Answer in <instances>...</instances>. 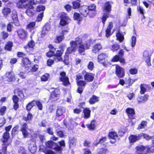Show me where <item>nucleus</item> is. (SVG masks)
I'll return each instance as SVG.
<instances>
[{"mask_svg": "<svg viewBox=\"0 0 154 154\" xmlns=\"http://www.w3.org/2000/svg\"><path fill=\"white\" fill-rule=\"evenodd\" d=\"M140 140V134L137 135L131 134L128 137L129 142L131 144H133Z\"/></svg>", "mask_w": 154, "mask_h": 154, "instance_id": "b1692460", "label": "nucleus"}, {"mask_svg": "<svg viewBox=\"0 0 154 154\" xmlns=\"http://www.w3.org/2000/svg\"><path fill=\"white\" fill-rule=\"evenodd\" d=\"M65 112V109L63 107L58 106L56 111L55 119L63 116Z\"/></svg>", "mask_w": 154, "mask_h": 154, "instance_id": "6ab92c4d", "label": "nucleus"}, {"mask_svg": "<svg viewBox=\"0 0 154 154\" xmlns=\"http://www.w3.org/2000/svg\"><path fill=\"white\" fill-rule=\"evenodd\" d=\"M108 137L109 139L114 140V141L110 140L109 142L111 144H114L116 142V139L118 137V136L116 132L111 131H109L108 134Z\"/></svg>", "mask_w": 154, "mask_h": 154, "instance_id": "a211bd4d", "label": "nucleus"}, {"mask_svg": "<svg viewBox=\"0 0 154 154\" xmlns=\"http://www.w3.org/2000/svg\"><path fill=\"white\" fill-rule=\"evenodd\" d=\"M77 44L76 42L74 41H71L70 42V46L67 48L65 54L69 55L72 52H75L76 50Z\"/></svg>", "mask_w": 154, "mask_h": 154, "instance_id": "f8f14e48", "label": "nucleus"}, {"mask_svg": "<svg viewBox=\"0 0 154 154\" xmlns=\"http://www.w3.org/2000/svg\"><path fill=\"white\" fill-rule=\"evenodd\" d=\"M149 97V95L146 94H144L143 96H138L137 98L138 103L145 102L148 100Z\"/></svg>", "mask_w": 154, "mask_h": 154, "instance_id": "c85d7f7f", "label": "nucleus"}, {"mask_svg": "<svg viewBox=\"0 0 154 154\" xmlns=\"http://www.w3.org/2000/svg\"><path fill=\"white\" fill-rule=\"evenodd\" d=\"M108 54L106 53H102L99 54L98 56V61L100 63H102L103 61H106L108 57Z\"/></svg>", "mask_w": 154, "mask_h": 154, "instance_id": "7c9ffc66", "label": "nucleus"}, {"mask_svg": "<svg viewBox=\"0 0 154 154\" xmlns=\"http://www.w3.org/2000/svg\"><path fill=\"white\" fill-rule=\"evenodd\" d=\"M28 149L31 153L33 154L36 151L37 147L35 141L30 139L28 144Z\"/></svg>", "mask_w": 154, "mask_h": 154, "instance_id": "dca6fc26", "label": "nucleus"}, {"mask_svg": "<svg viewBox=\"0 0 154 154\" xmlns=\"http://www.w3.org/2000/svg\"><path fill=\"white\" fill-rule=\"evenodd\" d=\"M143 57L145 59V62L148 66H151V56L149 54V52L147 50L145 51L143 54Z\"/></svg>", "mask_w": 154, "mask_h": 154, "instance_id": "aec40b11", "label": "nucleus"}, {"mask_svg": "<svg viewBox=\"0 0 154 154\" xmlns=\"http://www.w3.org/2000/svg\"><path fill=\"white\" fill-rule=\"evenodd\" d=\"M108 152L109 151L107 149L101 148L99 149L97 154H107Z\"/></svg>", "mask_w": 154, "mask_h": 154, "instance_id": "13d9d810", "label": "nucleus"}, {"mask_svg": "<svg viewBox=\"0 0 154 154\" xmlns=\"http://www.w3.org/2000/svg\"><path fill=\"white\" fill-rule=\"evenodd\" d=\"M91 39H87L83 45H84V46L86 49H88L89 48L91 45Z\"/></svg>", "mask_w": 154, "mask_h": 154, "instance_id": "603ef678", "label": "nucleus"}, {"mask_svg": "<svg viewBox=\"0 0 154 154\" xmlns=\"http://www.w3.org/2000/svg\"><path fill=\"white\" fill-rule=\"evenodd\" d=\"M125 112L129 119L132 120L135 119L136 114L133 108L130 107L127 108L126 109Z\"/></svg>", "mask_w": 154, "mask_h": 154, "instance_id": "4468645a", "label": "nucleus"}, {"mask_svg": "<svg viewBox=\"0 0 154 154\" xmlns=\"http://www.w3.org/2000/svg\"><path fill=\"white\" fill-rule=\"evenodd\" d=\"M33 117V116L32 114L29 112L28 113L26 117L23 116V119L26 122L30 121L32 120Z\"/></svg>", "mask_w": 154, "mask_h": 154, "instance_id": "a18cd8bd", "label": "nucleus"}, {"mask_svg": "<svg viewBox=\"0 0 154 154\" xmlns=\"http://www.w3.org/2000/svg\"><path fill=\"white\" fill-rule=\"evenodd\" d=\"M134 82V80H132L131 78H129L126 81V84L128 85V86H126V88H128L129 86L132 85Z\"/></svg>", "mask_w": 154, "mask_h": 154, "instance_id": "338daca9", "label": "nucleus"}, {"mask_svg": "<svg viewBox=\"0 0 154 154\" xmlns=\"http://www.w3.org/2000/svg\"><path fill=\"white\" fill-rule=\"evenodd\" d=\"M14 93L17 94V96L21 98H23L24 97L23 91L19 88L15 89L14 91Z\"/></svg>", "mask_w": 154, "mask_h": 154, "instance_id": "a19ab883", "label": "nucleus"}, {"mask_svg": "<svg viewBox=\"0 0 154 154\" xmlns=\"http://www.w3.org/2000/svg\"><path fill=\"white\" fill-rule=\"evenodd\" d=\"M7 148L6 147L2 146L0 150V154H7Z\"/></svg>", "mask_w": 154, "mask_h": 154, "instance_id": "774afa93", "label": "nucleus"}, {"mask_svg": "<svg viewBox=\"0 0 154 154\" xmlns=\"http://www.w3.org/2000/svg\"><path fill=\"white\" fill-rule=\"evenodd\" d=\"M83 78V76L80 73H79L76 75L75 80L78 87L76 90V92L80 94L82 93L87 84V82L85 80H81Z\"/></svg>", "mask_w": 154, "mask_h": 154, "instance_id": "20e7f679", "label": "nucleus"}, {"mask_svg": "<svg viewBox=\"0 0 154 154\" xmlns=\"http://www.w3.org/2000/svg\"><path fill=\"white\" fill-rule=\"evenodd\" d=\"M57 135L60 138H63L65 136L63 131L61 130H56Z\"/></svg>", "mask_w": 154, "mask_h": 154, "instance_id": "0e129e2a", "label": "nucleus"}, {"mask_svg": "<svg viewBox=\"0 0 154 154\" xmlns=\"http://www.w3.org/2000/svg\"><path fill=\"white\" fill-rule=\"evenodd\" d=\"M45 9V6L39 5L37 6L36 8V11L37 12H43Z\"/></svg>", "mask_w": 154, "mask_h": 154, "instance_id": "3c124183", "label": "nucleus"}, {"mask_svg": "<svg viewBox=\"0 0 154 154\" xmlns=\"http://www.w3.org/2000/svg\"><path fill=\"white\" fill-rule=\"evenodd\" d=\"M60 59H56L55 60L54 58L53 57V59H49L47 61V64L48 66H51L53 64L54 61H56L57 62L61 61L62 60V58H60Z\"/></svg>", "mask_w": 154, "mask_h": 154, "instance_id": "37998d69", "label": "nucleus"}, {"mask_svg": "<svg viewBox=\"0 0 154 154\" xmlns=\"http://www.w3.org/2000/svg\"><path fill=\"white\" fill-rule=\"evenodd\" d=\"M14 23L13 22H9L7 25V31L10 32L12 30V28H13V24Z\"/></svg>", "mask_w": 154, "mask_h": 154, "instance_id": "680f3d73", "label": "nucleus"}, {"mask_svg": "<svg viewBox=\"0 0 154 154\" xmlns=\"http://www.w3.org/2000/svg\"><path fill=\"white\" fill-rule=\"evenodd\" d=\"M74 42H76L77 44V46L78 45H79L78 49L79 53L81 54L84 52L85 51V48L84 46V45L82 44V42H79L78 40H75Z\"/></svg>", "mask_w": 154, "mask_h": 154, "instance_id": "c756f323", "label": "nucleus"}, {"mask_svg": "<svg viewBox=\"0 0 154 154\" xmlns=\"http://www.w3.org/2000/svg\"><path fill=\"white\" fill-rule=\"evenodd\" d=\"M17 32L20 38H26L27 37L28 33L24 29H18Z\"/></svg>", "mask_w": 154, "mask_h": 154, "instance_id": "4be33fe9", "label": "nucleus"}, {"mask_svg": "<svg viewBox=\"0 0 154 154\" xmlns=\"http://www.w3.org/2000/svg\"><path fill=\"white\" fill-rule=\"evenodd\" d=\"M38 66L37 64H35L32 67L31 69V68H30V69L29 70V72H35L38 70Z\"/></svg>", "mask_w": 154, "mask_h": 154, "instance_id": "69168bd1", "label": "nucleus"}, {"mask_svg": "<svg viewBox=\"0 0 154 154\" xmlns=\"http://www.w3.org/2000/svg\"><path fill=\"white\" fill-rule=\"evenodd\" d=\"M60 91L59 89L55 88L50 93L48 101L51 103L55 102L60 98Z\"/></svg>", "mask_w": 154, "mask_h": 154, "instance_id": "423d86ee", "label": "nucleus"}, {"mask_svg": "<svg viewBox=\"0 0 154 154\" xmlns=\"http://www.w3.org/2000/svg\"><path fill=\"white\" fill-rule=\"evenodd\" d=\"M116 36L117 38H124L123 33L121 32L119 29L117 31L116 33Z\"/></svg>", "mask_w": 154, "mask_h": 154, "instance_id": "4d7b16f0", "label": "nucleus"}, {"mask_svg": "<svg viewBox=\"0 0 154 154\" xmlns=\"http://www.w3.org/2000/svg\"><path fill=\"white\" fill-rule=\"evenodd\" d=\"M102 49V46L99 43L97 44L93 47L92 51L93 53H97Z\"/></svg>", "mask_w": 154, "mask_h": 154, "instance_id": "58836bf2", "label": "nucleus"}, {"mask_svg": "<svg viewBox=\"0 0 154 154\" xmlns=\"http://www.w3.org/2000/svg\"><path fill=\"white\" fill-rule=\"evenodd\" d=\"M146 151L144 154H147L148 153H153L154 152V146H146Z\"/></svg>", "mask_w": 154, "mask_h": 154, "instance_id": "c03bdc74", "label": "nucleus"}, {"mask_svg": "<svg viewBox=\"0 0 154 154\" xmlns=\"http://www.w3.org/2000/svg\"><path fill=\"white\" fill-rule=\"evenodd\" d=\"M81 0H75L72 2V7L73 9H78L81 7Z\"/></svg>", "mask_w": 154, "mask_h": 154, "instance_id": "473e14b6", "label": "nucleus"}, {"mask_svg": "<svg viewBox=\"0 0 154 154\" xmlns=\"http://www.w3.org/2000/svg\"><path fill=\"white\" fill-rule=\"evenodd\" d=\"M2 12L4 17H7L11 13V10L9 8L4 7L2 9Z\"/></svg>", "mask_w": 154, "mask_h": 154, "instance_id": "f704fd0d", "label": "nucleus"}, {"mask_svg": "<svg viewBox=\"0 0 154 154\" xmlns=\"http://www.w3.org/2000/svg\"><path fill=\"white\" fill-rule=\"evenodd\" d=\"M19 127V126L18 125H16L12 128L11 133V135L12 136L15 135L16 134L18 133L19 131L18 129Z\"/></svg>", "mask_w": 154, "mask_h": 154, "instance_id": "864d4df0", "label": "nucleus"}, {"mask_svg": "<svg viewBox=\"0 0 154 154\" xmlns=\"http://www.w3.org/2000/svg\"><path fill=\"white\" fill-rule=\"evenodd\" d=\"M96 121L95 119L91 120L90 123L86 125L88 130L90 131H94L96 127Z\"/></svg>", "mask_w": 154, "mask_h": 154, "instance_id": "393cba45", "label": "nucleus"}, {"mask_svg": "<svg viewBox=\"0 0 154 154\" xmlns=\"http://www.w3.org/2000/svg\"><path fill=\"white\" fill-rule=\"evenodd\" d=\"M115 65V73L116 76L119 79L124 78L125 75V69L117 64H116Z\"/></svg>", "mask_w": 154, "mask_h": 154, "instance_id": "9d476101", "label": "nucleus"}, {"mask_svg": "<svg viewBox=\"0 0 154 154\" xmlns=\"http://www.w3.org/2000/svg\"><path fill=\"white\" fill-rule=\"evenodd\" d=\"M10 138L9 133L5 132L3 133L2 138L1 139V140L2 143V146L6 147L7 148L8 146L10 145V143L8 142Z\"/></svg>", "mask_w": 154, "mask_h": 154, "instance_id": "9b49d317", "label": "nucleus"}, {"mask_svg": "<svg viewBox=\"0 0 154 154\" xmlns=\"http://www.w3.org/2000/svg\"><path fill=\"white\" fill-rule=\"evenodd\" d=\"M22 66L25 69V72H29V70L31 67L32 62L27 57L23 58L21 61Z\"/></svg>", "mask_w": 154, "mask_h": 154, "instance_id": "6e6552de", "label": "nucleus"}, {"mask_svg": "<svg viewBox=\"0 0 154 154\" xmlns=\"http://www.w3.org/2000/svg\"><path fill=\"white\" fill-rule=\"evenodd\" d=\"M44 13L43 12H42L39 14L36 17V21L37 22L41 21L44 17Z\"/></svg>", "mask_w": 154, "mask_h": 154, "instance_id": "052dcab7", "label": "nucleus"}, {"mask_svg": "<svg viewBox=\"0 0 154 154\" xmlns=\"http://www.w3.org/2000/svg\"><path fill=\"white\" fill-rule=\"evenodd\" d=\"M48 48L49 50L46 53V56L49 58L54 57L55 60L59 59L60 58H62V56L63 53V50H57L56 51V48H55L52 44L48 45Z\"/></svg>", "mask_w": 154, "mask_h": 154, "instance_id": "7ed1b4c3", "label": "nucleus"}, {"mask_svg": "<svg viewBox=\"0 0 154 154\" xmlns=\"http://www.w3.org/2000/svg\"><path fill=\"white\" fill-rule=\"evenodd\" d=\"M79 11L80 14L84 17H86L88 15L90 18H92L95 16V14L94 13L88 12L87 6H81L79 9Z\"/></svg>", "mask_w": 154, "mask_h": 154, "instance_id": "0eeeda50", "label": "nucleus"}, {"mask_svg": "<svg viewBox=\"0 0 154 154\" xmlns=\"http://www.w3.org/2000/svg\"><path fill=\"white\" fill-rule=\"evenodd\" d=\"M82 113H83V118L84 119H88L90 118L91 116V111L89 108L85 107L83 109Z\"/></svg>", "mask_w": 154, "mask_h": 154, "instance_id": "5701e85b", "label": "nucleus"}, {"mask_svg": "<svg viewBox=\"0 0 154 154\" xmlns=\"http://www.w3.org/2000/svg\"><path fill=\"white\" fill-rule=\"evenodd\" d=\"M99 101V97L94 95H93L90 98L88 102L90 104H94L98 102Z\"/></svg>", "mask_w": 154, "mask_h": 154, "instance_id": "2f4dec72", "label": "nucleus"}, {"mask_svg": "<svg viewBox=\"0 0 154 154\" xmlns=\"http://www.w3.org/2000/svg\"><path fill=\"white\" fill-rule=\"evenodd\" d=\"M35 22H32L27 24L26 26V28L27 29L32 30L34 29L35 25Z\"/></svg>", "mask_w": 154, "mask_h": 154, "instance_id": "8fccbe9b", "label": "nucleus"}, {"mask_svg": "<svg viewBox=\"0 0 154 154\" xmlns=\"http://www.w3.org/2000/svg\"><path fill=\"white\" fill-rule=\"evenodd\" d=\"M109 16V13H104L103 14V16L101 18L103 26L105 25L106 21Z\"/></svg>", "mask_w": 154, "mask_h": 154, "instance_id": "de8ad7c7", "label": "nucleus"}, {"mask_svg": "<svg viewBox=\"0 0 154 154\" xmlns=\"http://www.w3.org/2000/svg\"><path fill=\"white\" fill-rule=\"evenodd\" d=\"M80 14L77 12H75L73 15V18L74 20H77L78 23L82 20L83 18L81 17Z\"/></svg>", "mask_w": 154, "mask_h": 154, "instance_id": "ea45409f", "label": "nucleus"}, {"mask_svg": "<svg viewBox=\"0 0 154 154\" xmlns=\"http://www.w3.org/2000/svg\"><path fill=\"white\" fill-rule=\"evenodd\" d=\"M63 61L65 64L66 65H68L69 64V55L66 54L64 56L63 60L61 61Z\"/></svg>", "mask_w": 154, "mask_h": 154, "instance_id": "6e6d98bb", "label": "nucleus"}, {"mask_svg": "<svg viewBox=\"0 0 154 154\" xmlns=\"http://www.w3.org/2000/svg\"><path fill=\"white\" fill-rule=\"evenodd\" d=\"M28 126L26 123L24 122L21 125L20 131L21 132L23 138H26L29 137V133L28 131Z\"/></svg>", "mask_w": 154, "mask_h": 154, "instance_id": "ddd939ff", "label": "nucleus"}, {"mask_svg": "<svg viewBox=\"0 0 154 154\" xmlns=\"http://www.w3.org/2000/svg\"><path fill=\"white\" fill-rule=\"evenodd\" d=\"M35 100H33L27 104L26 108L27 111L29 112L31 110V109L35 106Z\"/></svg>", "mask_w": 154, "mask_h": 154, "instance_id": "79ce46f5", "label": "nucleus"}, {"mask_svg": "<svg viewBox=\"0 0 154 154\" xmlns=\"http://www.w3.org/2000/svg\"><path fill=\"white\" fill-rule=\"evenodd\" d=\"M51 139L45 142L46 147L49 148H45L42 152L45 154H62L63 148L66 146V143L64 140H62L56 143L53 141H57L58 138L53 136L51 137Z\"/></svg>", "mask_w": 154, "mask_h": 154, "instance_id": "f257e3e1", "label": "nucleus"}, {"mask_svg": "<svg viewBox=\"0 0 154 154\" xmlns=\"http://www.w3.org/2000/svg\"><path fill=\"white\" fill-rule=\"evenodd\" d=\"M11 17L13 20L12 22L14 23V25L16 26H19L20 25V24L18 20L17 13L15 10H13L12 11Z\"/></svg>", "mask_w": 154, "mask_h": 154, "instance_id": "2eb2a0df", "label": "nucleus"}, {"mask_svg": "<svg viewBox=\"0 0 154 154\" xmlns=\"http://www.w3.org/2000/svg\"><path fill=\"white\" fill-rule=\"evenodd\" d=\"M13 43L11 41L7 42L4 47V48L5 51H11L12 49V47L13 46Z\"/></svg>", "mask_w": 154, "mask_h": 154, "instance_id": "4c0bfd02", "label": "nucleus"}, {"mask_svg": "<svg viewBox=\"0 0 154 154\" xmlns=\"http://www.w3.org/2000/svg\"><path fill=\"white\" fill-rule=\"evenodd\" d=\"M135 149L136 152L139 154H142L144 153L143 152L146 149V146H144L142 145L137 146Z\"/></svg>", "mask_w": 154, "mask_h": 154, "instance_id": "c9c22d12", "label": "nucleus"}, {"mask_svg": "<svg viewBox=\"0 0 154 154\" xmlns=\"http://www.w3.org/2000/svg\"><path fill=\"white\" fill-rule=\"evenodd\" d=\"M85 74L83 76L85 81L87 82H92L94 79V74L86 71H85Z\"/></svg>", "mask_w": 154, "mask_h": 154, "instance_id": "f3484780", "label": "nucleus"}, {"mask_svg": "<svg viewBox=\"0 0 154 154\" xmlns=\"http://www.w3.org/2000/svg\"><path fill=\"white\" fill-rule=\"evenodd\" d=\"M147 122L146 121H142L138 125L137 129L140 130L145 128L146 126Z\"/></svg>", "mask_w": 154, "mask_h": 154, "instance_id": "49530a36", "label": "nucleus"}, {"mask_svg": "<svg viewBox=\"0 0 154 154\" xmlns=\"http://www.w3.org/2000/svg\"><path fill=\"white\" fill-rule=\"evenodd\" d=\"M27 9L25 11L26 14L30 17H32L34 15V13L33 11L31 10V9L26 8Z\"/></svg>", "mask_w": 154, "mask_h": 154, "instance_id": "e2e57ef3", "label": "nucleus"}, {"mask_svg": "<svg viewBox=\"0 0 154 154\" xmlns=\"http://www.w3.org/2000/svg\"><path fill=\"white\" fill-rule=\"evenodd\" d=\"M113 27L112 22H109L108 25L106 30V38H109L112 34L111 33V30Z\"/></svg>", "mask_w": 154, "mask_h": 154, "instance_id": "bb28decb", "label": "nucleus"}, {"mask_svg": "<svg viewBox=\"0 0 154 154\" xmlns=\"http://www.w3.org/2000/svg\"><path fill=\"white\" fill-rule=\"evenodd\" d=\"M41 2V0L39 1H35V0H19L16 3L17 7L19 8H29L33 9L34 7L33 5Z\"/></svg>", "mask_w": 154, "mask_h": 154, "instance_id": "f03ea898", "label": "nucleus"}, {"mask_svg": "<svg viewBox=\"0 0 154 154\" xmlns=\"http://www.w3.org/2000/svg\"><path fill=\"white\" fill-rule=\"evenodd\" d=\"M88 12L91 13H94L96 14V6L94 4H92L87 6Z\"/></svg>", "mask_w": 154, "mask_h": 154, "instance_id": "e433bc0d", "label": "nucleus"}, {"mask_svg": "<svg viewBox=\"0 0 154 154\" xmlns=\"http://www.w3.org/2000/svg\"><path fill=\"white\" fill-rule=\"evenodd\" d=\"M140 134V139L142 137H143L144 139H145L147 140H151L152 138V136H151L148 134L144 133H141Z\"/></svg>", "mask_w": 154, "mask_h": 154, "instance_id": "09e8293b", "label": "nucleus"}, {"mask_svg": "<svg viewBox=\"0 0 154 154\" xmlns=\"http://www.w3.org/2000/svg\"><path fill=\"white\" fill-rule=\"evenodd\" d=\"M112 5L109 1L106 2L104 4L103 7V11H105L106 13H109L112 10Z\"/></svg>", "mask_w": 154, "mask_h": 154, "instance_id": "cd10ccee", "label": "nucleus"}, {"mask_svg": "<svg viewBox=\"0 0 154 154\" xmlns=\"http://www.w3.org/2000/svg\"><path fill=\"white\" fill-rule=\"evenodd\" d=\"M59 80L63 82V84L65 86L70 85L69 78L66 76V73L64 71H61L60 73Z\"/></svg>", "mask_w": 154, "mask_h": 154, "instance_id": "1a4fd4ad", "label": "nucleus"}, {"mask_svg": "<svg viewBox=\"0 0 154 154\" xmlns=\"http://www.w3.org/2000/svg\"><path fill=\"white\" fill-rule=\"evenodd\" d=\"M36 105L38 110H42L43 109V105L42 103L39 100H35V105Z\"/></svg>", "mask_w": 154, "mask_h": 154, "instance_id": "bf43d9fd", "label": "nucleus"}, {"mask_svg": "<svg viewBox=\"0 0 154 154\" xmlns=\"http://www.w3.org/2000/svg\"><path fill=\"white\" fill-rule=\"evenodd\" d=\"M50 77V75L47 73H45L41 77V81L42 82H46L48 80Z\"/></svg>", "mask_w": 154, "mask_h": 154, "instance_id": "5fc2aeb1", "label": "nucleus"}, {"mask_svg": "<svg viewBox=\"0 0 154 154\" xmlns=\"http://www.w3.org/2000/svg\"><path fill=\"white\" fill-rule=\"evenodd\" d=\"M12 100L14 103L13 105V109L17 111L19 107V104L18 103L19 99L17 95H14L12 96Z\"/></svg>", "mask_w": 154, "mask_h": 154, "instance_id": "a878e982", "label": "nucleus"}, {"mask_svg": "<svg viewBox=\"0 0 154 154\" xmlns=\"http://www.w3.org/2000/svg\"><path fill=\"white\" fill-rule=\"evenodd\" d=\"M85 102H80L78 105L79 108H75L73 109V112L75 114H79L82 112V109L84 108V106H85Z\"/></svg>", "mask_w": 154, "mask_h": 154, "instance_id": "412c9836", "label": "nucleus"}, {"mask_svg": "<svg viewBox=\"0 0 154 154\" xmlns=\"http://www.w3.org/2000/svg\"><path fill=\"white\" fill-rule=\"evenodd\" d=\"M146 87L147 88H151L150 87L149 85L145 84H141L140 85V93L141 94H144L146 91Z\"/></svg>", "mask_w": 154, "mask_h": 154, "instance_id": "72a5a7b5", "label": "nucleus"}, {"mask_svg": "<svg viewBox=\"0 0 154 154\" xmlns=\"http://www.w3.org/2000/svg\"><path fill=\"white\" fill-rule=\"evenodd\" d=\"M58 16L60 20L59 24L61 26H63L68 25L69 21L71 20L69 15L65 12H60L58 14Z\"/></svg>", "mask_w": 154, "mask_h": 154, "instance_id": "39448f33", "label": "nucleus"}]
</instances>
